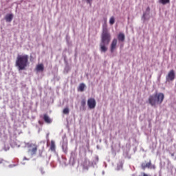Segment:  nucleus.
Listing matches in <instances>:
<instances>
[{
    "instance_id": "7",
    "label": "nucleus",
    "mask_w": 176,
    "mask_h": 176,
    "mask_svg": "<svg viewBox=\"0 0 176 176\" xmlns=\"http://www.w3.org/2000/svg\"><path fill=\"white\" fill-rule=\"evenodd\" d=\"M87 105L89 109H94L96 108V105H97V102H96V99L94 98H90L87 100Z\"/></svg>"
},
{
    "instance_id": "18",
    "label": "nucleus",
    "mask_w": 176,
    "mask_h": 176,
    "mask_svg": "<svg viewBox=\"0 0 176 176\" xmlns=\"http://www.w3.org/2000/svg\"><path fill=\"white\" fill-rule=\"evenodd\" d=\"M109 24H111V25H113V24H115V17L114 16H111L110 18Z\"/></svg>"
},
{
    "instance_id": "12",
    "label": "nucleus",
    "mask_w": 176,
    "mask_h": 176,
    "mask_svg": "<svg viewBox=\"0 0 176 176\" xmlns=\"http://www.w3.org/2000/svg\"><path fill=\"white\" fill-rule=\"evenodd\" d=\"M13 20V14H10L6 16V21L7 23H10Z\"/></svg>"
},
{
    "instance_id": "3",
    "label": "nucleus",
    "mask_w": 176,
    "mask_h": 176,
    "mask_svg": "<svg viewBox=\"0 0 176 176\" xmlns=\"http://www.w3.org/2000/svg\"><path fill=\"white\" fill-rule=\"evenodd\" d=\"M28 55H18L16 60V67L19 71H23L28 66Z\"/></svg>"
},
{
    "instance_id": "24",
    "label": "nucleus",
    "mask_w": 176,
    "mask_h": 176,
    "mask_svg": "<svg viewBox=\"0 0 176 176\" xmlns=\"http://www.w3.org/2000/svg\"><path fill=\"white\" fill-rule=\"evenodd\" d=\"M143 176H149V175H148V174H146L145 173H143Z\"/></svg>"
},
{
    "instance_id": "10",
    "label": "nucleus",
    "mask_w": 176,
    "mask_h": 176,
    "mask_svg": "<svg viewBox=\"0 0 176 176\" xmlns=\"http://www.w3.org/2000/svg\"><path fill=\"white\" fill-rule=\"evenodd\" d=\"M43 119L44 122H45V123H47L48 124H50V123H52V119L50 118V117L48 116L47 114H44Z\"/></svg>"
},
{
    "instance_id": "17",
    "label": "nucleus",
    "mask_w": 176,
    "mask_h": 176,
    "mask_svg": "<svg viewBox=\"0 0 176 176\" xmlns=\"http://www.w3.org/2000/svg\"><path fill=\"white\" fill-rule=\"evenodd\" d=\"M160 3L167 5V3H170V0H160Z\"/></svg>"
},
{
    "instance_id": "14",
    "label": "nucleus",
    "mask_w": 176,
    "mask_h": 176,
    "mask_svg": "<svg viewBox=\"0 0 176 176\" xmlns=\"http://www.w3.org/2000/svg\"><path fill=\"white\" fill-rule=\"evenodd\" d=\"M50 151H52V152H56V143L54 140L51 141Z\"/></svg>"
},
{
    "instance_id": "19",
    "label": "nucleus",
    "mask_w": 176,
    "mask_h": 176,
    "mask_svg": "<svg viewBox=\"0 0 176 176\" xmlns=\"http://www.w3.org/2000/svg\"><path fill=\"white\" fill-rule=\"evenodd\" d=\"M81 107H82V108H85V107H86V100L85 99H82L81 100Z\"/></svg>"
},
{
    "instance_id": "4",
    "label": "nucleus",
    "mask_w": 176,
    "mask_h": 176,
    "mask_svg": "<svg viewBox=\"0 0 176 176\" xmlns=\"http://www.w3.org/2000/svg\"><path fill=\"white\" fill-rule=\"evenodd\" d=\"M25 146L28 147V152L31 156L36 155V153L38 152V145H36V144L28 142L25 144Z\"/></svg>"
},
{
    "instance_id": "23",
    "label": "nucleus",
    "mask_w": 176,
    "mask_h": 176,
    "mask_svg": "<svg viewBox=\"0 0 176 176\" xmlns=\"http://www.w3.org/2000/svg\"><path fill=\"white\" fill-rule=\"evenodd\" d=\"M91 1H93V0H87V2L88 3H91Z\"/></svg>"
},
{
    "instance_id": "6",
    "label": "nucleus",
    "mask_w": 176,
    "mask_h": 176,
    "mask_svg": "<svg viewBox=\"0 0 176 176\" xmlns=\"http://www.w3.org/2000/svg\"><path fill=\"white\" fill-rule=\"evenodd\" d=\"M175 79V72L174 69L170 70L166 77V82H173Z\"/></svg>"
},
{
    "instance_id": "20",
    "label": "nucleus",
    "mask_w": 176,
    "mask_h": 176,
    "mask_svg": "<svg viewBox=\"0 0 176 176\" xmlns=\"http://www.w3.org/2000/svg\"><path fill=\"white\" fill-rule=\"evenodd\" d=\"M63 113H64L65 115H68V114L69 113V109H68V108H65V109H63Z\"/></svg>"
},
{
    "instance_id": "15",
    "label": "nucleus",
    "mask_w": 176,
    "mask_h": 176,
    "mask_svg": "<svg viewBox=\"0 0 176 176\" xmlns=\"http://www.w3.org/2000/svg\"><path fill=\"white\" fill-rule=\"evenodd\" d=\"M151 12V8L147 7L146 10V12L143 14V19H144V21H145V20H146V13L148 14H149V12Z\"/></svg>"
},
{
    "instance_id": "16",
    "label": "nucleus",
    "mask_w": 176,
    "mask_h": 176,
    "mask_svg": "<svg viewBox=\"0 0 176 176\" xmlns=\"http://www.w3.org/2000/svg\"><path fill=\"white\" fill-rule=\"evenodd\" d=\"M62 148L65 153H67V152H68V144H63Z\"/></svg>"
},
{
    "instance_id": "26",
    "label": "nucleus",
    "mask_w": 176,
    "mask_h": 176,
    "mask_svg": "<svg viewBox=\"0 0 176 176\" xmlns=\"http://www.w3.org/2000/svg\"><path fill=\"white\" fill-rule=\"evenodd\" d=\"M171 156H174V153H172V154H171Z\"/></svg>"
},
{
    "instance_id": "8",
    "label": "nucleus",
    "mask_w": 176,
    "mask_h": 176,
    "mask_svg": "<svg viewBox=\"0 0 176 176\" xmlns=\"http://www.w3.org/2000/svg\"><path fill=\"white\" fill-rule=\"evenodd\" d=\"M117 45H118V39L113 38L110 47V50L111 53H113V52H115Z\"/></svg>"
},
{
    "instance_id": "9",
    "label": "nucleus",
    "mask_w": 176,
    "mask_h": 176,
    "mask_svg": "<svg viewBox=\"0 0 176 176\" xmlns=\"http://www.w3.org/2000/svg\"><path fill=\"white\" fill-rule=\"evenodd\" d=\"M44 69L45 67L43 66V63L38 64L36 67V71H37V72H43Z\"/></svg>"
},
{
    "instance_id": "2",
    "label": "nucleus",
    "mask_w": 176,
    "mask_h": 176,
    "mask_svg": "<svg viewBox=\"0 0 176 176\" xmlns=\"http://www.w3.org/2000/svg\"><path fill=\"white\" fill-rule=\"evenodd\" d=\"M164 100V94L156 93L151 95L148 97V102L151 107H156V105H162V103Z\"/></svg>"
},
{
    "instance_id": "25",
    "label": "nucleus",
    "mask_w": 176,
    "mask_h": 176,
    "mask_svg": "<svg viewBox=\"0 0 176 176\" xmlns=\"http://www.w3.org/2000/svg\"><path fill=\"white\" fill-rule=\"evenodd\" d=\"M95 159L97 162H98V157H96Z\"/></svg>"
},
{
    "instance_id": "27",
    "label": "nucleus",
    "mask_w": 176,
    "mask_h": 176,
    "mask_svg": "<svg viewBox=\"0 0 176 176\" xmlns=\"http://www.w3.org/2000/svg\"><path fill=\"white\" fill-rule=\"evenodd\" d=\"M40 156H42V153H40Z\"/></svg>"
},
{
    "instance_id": "1",
    "label": "nucleus",
    "mask_w": 176,
    "mask_h": 176,
    "mask_svg": "<svg viewBox=\"0 0 176 176\" xmlns=\"http://www.w3.org/2000/svg\"><path fill=\"white\" fill-rule=\"evenodd\" d=\"M111 39H112L111 33L108 32V30L104 29L101 34V40L100 43V52L105 53V52L108 50V47H107V46L109 45Z\"/></svg>"
},
{
    "instance_id": "13",
    "label": "nucleus",
    "mask_w": 176,
    "mask_h": 176,
    "mask_svg": "<svg viewBox=\"0 0 176 176\" xmlns=\"http://www.w3.org/2000/svg\"><path fill=\"white\" fill-rule=\"evenodd\" d=\"M85 87H86V85L85 83H80L78 87V91H85Z\"/></svg>"
},
{
    "instance_id": "11",
    "label": "nucleus",
    "mask_w": 176,
    "mask_h": 176,
    "mask_svg": "<svg viewBox=\"0 0 176 176\" xmlns=\"http://www.w3.org/2000/svg\"><path fill=\"white\" fill-rule=\"evenodd\" d=\"M118 39L120 42H124V39H126V36L123 33H119L118 35Z\"/></svg>"
},
{
    "instance_id": "22",
    "label": "nucleus",
    "mask_w": 176,
    "mask_h": 176,
    "mask_svg": "<svg viewBox=\"0 0 176 176\" xmlns=\"http://www.w3.org/2000/svg\"><path fill=\"white\" fill-rule=\"evenodd\" d=\"M5 163V160L0 158V164Z\"/></svg>"
},
{
    "instance_id": "5",
    "label": "nucleus",
    "mask_w": 176,
    "mask_h": 176,
    "mask_svg": "<svg viewBox=\"0 0 176 176\" xmlns=\"http://www.w3.org/2000/svg\"><path fill=\"white\" fill-rule=\"evenodd\" d=\"M141 167L142 170H145V168H156L155 165L152 166V161L151 160H149L148 162L144 161V162L142 163Z\"/></svg>"
},
{
    "instance_id": "21",
    "label": "nucleus",
    "mask_w": 176,
    "mask_h": 176,
    "mask_svg": "<svg viewBox=\"0 0 176 176\" xmlns=\"http://www.w3.org/2000/svg\"><path fill=\"white\" fill-rule=\"evenodd\" d=\"M39 171L41 174V175H45V169H43V168H39Z\"/></svg>"
}]
</instances>
